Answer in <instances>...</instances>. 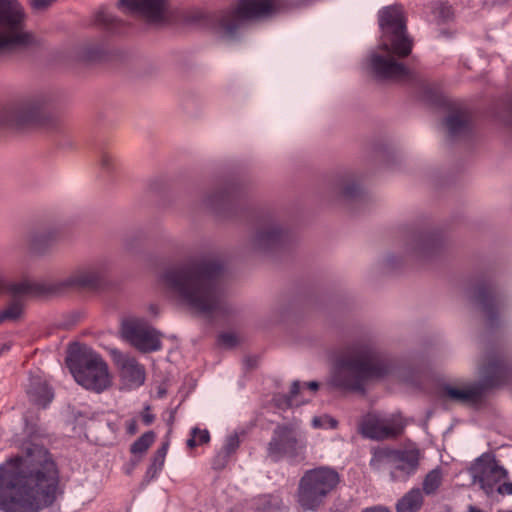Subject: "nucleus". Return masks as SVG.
Here are the masks:
<instances>
[{"instance_id":"f257e3e1","label":"nucleus","mask_w":512,"mask_h":512,"mask_svg":"<svg viewBox=\"0 0 512 512\" xmlns=\"http://www.w3.org/2000/svg\"><path fill=\"white\" fill-rule=\"evenodd\" d=\"M61 494L57 464L43 445L26 444L24 455L0 465V509L4 512H37Z\"/></svg>"},{"instance_id":"f03ea898","label":"nucleus","mask_w":512,"mask_h":512,"mask_svg":"<svg viewBox=\"0 0 512 512\" xmlns=\"http://www.w3.org/2000/svg\"><path fill=\"white\" fill-rule=\"evenodd\" d=\"M221 265L211 259H200L168 268L161 276L167 292L198 313L211 316L225 310L220 290Z\"/></svg>"},{"instance_id":"7ed1b4c3","label":"nucleus","mask_w":512,"mask_h":512,"mask_svg":"<svg viewBox=\"0 0 512 512\" xmlns=\"http://www.w3.org/2000/svg\"><path fill=\"white\" fill-rule=\"evenodd\" d=\"M382 42L378 51L371 54L369 66L376 78L382 80L408 81L412 72L394 56L404 58L410 55L412 39L406 33V18L401 5L387 6L379 12Z\"/></svg>"},{"instance_id":"20e7f679","label":"nucleus","mask_w":512,"mask_h":512,"mask_svg":"<svg viewBox=\"0 0 512 512\" xmlns=\"http://www.w3.org/2000/svg\"><path fill=\"white\" fill-rule=\"evenodd\" d=\"M388 372V364L378 353L360 346L349 350L337 361L331 381L338 388L363 391L366 382L379 379Z\"/></svg>"},{"instance_id":"39448f33","label":"nucleus","mask_w":512,"mask_h":512,"mask_svg":"<svg viewBox=\"0 0 512 512\" xmlns=\"http://www.w3.org/2000/svg\"><path fill=\"white\" fill-rule=\"evenodd\" d=\"M66 363L76 382L85 389L101 393L112 384L107 363L86 345H71Z\"/></svg>"},{"instance_id":"423d86ee","label":"nucleus","mask_w":512,"mask_h":512,"mask_svg":"<svg viewBox=\"0 0 512 512\" xmlns=\"http://www.w3.org/2000/svg\"><path fill=\"white\" fill-rule=\"evenodd\" d=\"M369 466L375 473L387 472L392 482H406L419 468L421 452L416 446L393 448L372 447Z\"/></svg>"},{"instance_id":"0eeeda50","label":"nucleus","mask_w":512,"mask_h":512,"mask_svg":"<svg viewBox=\"0 0 512 512\" xmlns=\"http://www.w3.org/2000/svg\"><path fill=\"white\" fill-rule=\"evenodd\" d=\"M279 7V0H237L217 16L214 31L223 39H233L244 23L270 17Z\"/></svg>"},{"instance_id":"6e6552de","label":"nucleus","mask_w":512,"mask_h":512,"mask_svg":"<svg viewBox=\"0 0 512 512\" xmlns=\"http://www.w3.org/2000/svg\"><path fill=\"white\" fill-rule=\"evenodd\" d=\"M338 473L328 467L307 470L297 488V503L304 511H315L339 483Z\"/></svg>"},{"instance_id":"1a4fd4ad","label":"nucleus","mask_w":512,"mask_h":512,"mask_svg":"<svg viewBox=\"0 0 512 512\" xmlns=\"http://www.w3.org/2000/svg\"><path fill=\"white\" fill-rule=\"evenodd\" d=\"M45 100L25 96L7 103L0 110V127L25 130L46 125Z\"/></svg>"},{"instance_id":"9d476101","label":"nucleus","mask_w":512,"mask_h":512,"mask_svg":"<svg viewBox=\"0 0 512 512\" xmlns=\"http://www.w3.org/2000/svg\"><path fill=\"white\" fill-rule=\"evenodd\" d=\"M25 14L17 0H0V54L25 47L32 35L24 29Z\"/></svg>"},{"instance_id":"9b49d317","label":"nucleus","mask_w":512,"mask_h":512,"mask_svg":"<svg viewBox=\"0 0 512 512\" xmlns=\"http://www.w3.org/2000/svg\"><path fill=\"white\" fill-rule=\"evenodd\" d=\"M405 423L401 416L391 415L381 417L368 414L360 424L361 434L373 440L393 439L402 434Z\"/></svg>"},{"instance_id":"f8f14e48","label":"nucleus","mask_w":512,"mask_h":512,"mask_svg":"<svg viewBox=\"0 0 512 512\" xmlns=\"http://www.w3.org/2000/svg\"><path fill=\"white\" fill-rule=\"evenodd\" d=\"M305 447V442L297 436L293 427L279 425L269 442L268 452L275 460L283 456L295 458L304 453Z\"/></svg>"},{"instance_id":"ddd939ff","label":"nucleus","mask_w":512,"mask_h":512,"mask_svg":"<svg viewBox=\"0 0 512 512\" xmlns=\"http://www.w3.org/2000/svg\"><path fill=\"white\" fill-rule=\"evenodd\" d=\"M123 334L129 342L142 352L156 351L161 348L159 334L148 324L132 320L123 325Z\"/></svg>"},{"instance_id":"4468645a","label":"nucleus","mask_w":512,"mask_h":512,"mask_svg":"<svg viewBox=\"0 0 512 512\" xmlns=\"http://www.w3.org/2000/svg\"><path fill=\"white\" fill-rule=\"evenodd\" d=\"M475 482L487 493L493 492L495 485L507 475L506 470L490 456L480 457L473 467Z\"/></svg>"},{"instance_id":"2eb2a0df","label":"nucleus","mask_w":512,"mask_h":512,"mask_svg":"<svg viewBox=\"0 0 512 512\" xmlns=\"http://www.w3.org/2000/svg\"><path fill=\"white\" fill-rule=\"evenodd\" d=\"M119 5L147 22L159 23L166 17L168 0H119Z\"/></svg>"},{"instance_id":"dca6fc26","label":"nucleus","mask_w":512,"mask_h":512,"mask_svg":"<svg viewBox=\"0 0 512 512\" xmlns=\"http://www.w3.org/2000/svg\"><path fill=\"white\" fill-rule=\"evenodd\" d=\"M12 300L0 311V324L19 320L24 313V295L38 293V287L30 282H21L11 286Z\"/></svg>"},{"instance_id":"f3484780","label":"nucleus","mask_w":512,"mask_h":512,"mask_svg":"<svg viewBox=\"0 0 512 512\" xmlns=\"http://www.w3.org/2000/svg\"><path fill=\"white\" fill-rule=\"evenodd\" d=\"M104 275L105 269L102 265H89L75 270L63 285L77 289H96L101 285Z\"/></svg>"},{"instance_id":"a211bd4d","label":"nucleus","mask_w":512,"mask_h":512,"mask_svg":"<svg viewBox=\"0 0 512 512\" xmlns=\"http://www.w3.org/2000/svg\"><path fill=\"white\" fill-rule=\"evenodd\" d=\"M115 362L122 380L129 387H138L144 383L145 369L134 357L119 353L115 356Z\"/></svg>"},{"instance_id":"6ab92c4d","label":"nucleus","mask_w":512,"mask_h":512,"mask_svg":"<svg viewBox=\"0 0 512 512\" xmlns=\"http://www.w3.org/2000/svg\"><path fill=\"white\" fill-rule=\"evenodd\" d=\"M26 391L30 401L43 408H45L54 397L46 380L39 375L30 376Z\"/></svg>"},{"instance_id":"aec40b11","label":"nucleus","mask_w":512,"mask_h":512,"mask_svg":"<svg viewBox=\"0 0 512 512\" xmlns=\"http://www.w3.org/2000/svg\"><path fill=\"white\" fill-rule=\"evenodd\" d=\"M475 301L492 322L498 312L499 300L491 287L480 286L475 293Z\"/></svg>"},{"instance_id":"412c9836","label":"nucleus","mask_w":512,"mask_h":512,"mask_svg":"<svg viewBox=\"0 0 512 512\" xmlns=\"http://www.w3.org/2000/svg\"><path fill=\"white\" fill-rule=\"evenodd\" d=\"M482 373L484 385L486 387H494L505 381L508 369L501 359L493 358L484 366Z\"/></svg>"},{"instance_id":"4be33fe9","label":"nucleus","mask_w":512,"mask_h":512,"mask_svg":"<svg viewBox=\"0 0 512 512\" xmlns=\"http://www.w3.org/2000/svg\"><path fill=\"white\" fill-rule=\"evenodd\" d=\"M283 232L274 224H266L257 232L254 243L258 248L269 249L282 241Z\"/></svg>"},{"instance_id":"5701e85b","label":"nucleus","mask_w":512,"mask_h":512,"mask_svg":"<svg viewBox=\"0 0 512 512\" xmlns=\"http://www.w3.org/2000/svg\"><path fill=\"white\" fill-rule=\"evenodd\" d=\"M424 504L423 492L414 487L406 492L396 503V512H419Z\"/></svg>"},{"instance_id":"b1692460","label":"nucleus","mask_w":512,"mask_h":512,"mask_svg":"<svg viewBox=\"0 0 512 512\" xmlns=\"http://www.w3.org/2000/svg\"><path fill=\"white\" fill-rule=\"evenodd\" d=\"M471 116L466 109L452 112L446 119L447 129L452 136L465 133L470 126Z\"/></svg>"},{"instance_id":"393cba45","label":"nucleus","mask_w":512,"mask_h":512,"mask_svg":"<svg viewBox=\"0 0 512 512\" xmlns=\"http://www.w3.org/2000/svg\"><path fill=\"white\" fill-rule=\"evenodd\" d=\"M443 393L445 397L459 403L476 402L481 396L480 389L476 386L465 388L445 386Z\"/></svg>"},{"instance_id":"a878e982","label":"nucleus","mask_w":512,"mask_h":512,"mask_svg":"<svg viewBox=\"0 0 512 512\" xmlns=\"http://www.w3.org/2000/svg\"><path fill=\"white\" fill-rule=\"evenodd\" d=\"M92 25L107 32L122 31L123 23L104 9L97 11L92 19Z\"/></svg>"},{"instance_id":"bb28decb","label":"nucleus","mask_w":512,"mask_h":512,"mask_svg":"<svg viewBox=\"0 0 512 512\" xmlns=\"http://www.w3.org/2000/svg\"><path fill=\"white\" fill-rule=\"evenodd\" d=\"M319 387V384L315 381L309 382L306 385H301L299 381L293 382L289 395L285 399V404L288 407L299 406L308 401V399L301 398L299 396L302 395V391L304 389H309L312 393H315Z\"/></svg>"},{"instance_id":"cd10ccee","label":"nucleus","mask_w":512,"mask_h":512,"mask_svg":"<svg viewBox=\"0 0 512 512\" xmlns=\"http://www.w3.org/2000/svg\"><path fill=\"white\" fill-rule=\"evenodd\" d=\"M239 438L237 435H230L227 437L223 448L217 453L214 458L213 466L216 469H222L227 464L229 457L238 449Z\"/></svg>"},{"instance_id":"c85d7f7f","label":"nucleus","mask_w":512,"mask_h":512,"mask_svg":"<svg viewBox=\"0 0 512 512\" xmlns=\"http://www.w3.org/2000/svg\"><path fill=\"white\" fill-rule=\"evenodd\" d=\"M443 473L440 468H435L429 471L424 477L422 483V492L426 495H434L442 485Z\"/></svg>"},{"instance_id":"c756f323","label":"nucleus","mask_w":512,"mask_h":512,"mask_svg":"<svg viewBox=\"0 0 512 512\" xmlns=\"http://www.w3.org/2000/svg\"><path fill=\"white\" fill-rule=\"evenodd\" d=\"M156 435L153 431L145 432L139 437L130 448L132 454H144L154 443Z\"/></svg>"},{"instance_id":"7c9ffc66","label":"nucleus","mask_w":512,"mask_h":512,"mask_svg":"<svg viewBox=\"0 0 512 512\" xmlns=\"http://www.w3.org/2000/svg\"><path fill=\"white\" fill-rule=\"evenodd\" d=\"M56 239L55 232H40L31 238V247L35 251H42Z\"/></svg>"},{"instance_id":"2f4dec72","label":"nucleus","mask_w":512,"mask_h":512,"mask_svg":"<svg viewBox=\"0 0 512 512\" xmlns=\"http://www.w3.org/2000/svg\"><path fill=\"white\" fill-rule=\"evenodd\" d=\"M210 440V434L208 430H201L199 428H194L191 432V438L187 441V446L189 448H194L198 445L206 444Z\"/></svg>"},{"instance_id":"473e14b6","label":"nucleus","mask_w":512,"mask_h":512,"mask_svg":"<svg viewBox=\"0 0 512 512\" xmlns=\"http://www.w3.org/2000/svg\"><path fill=\"white\" fill-rule=\"evenodd\" d=\"M168 447H169V442L165 441L157 449V451L155 452V454L152 458V464H151L150 470H154V472H157L162 469L164 462H165L166 455H167Z\"/></svg>"},{"instance_id":"72a5a7b5","label":"nucleus","mask_w":512,"mask_h":512,"mask_svg":"<svg viewBox=\"0 0 512 512\" xmlns=\"http://www.w3.org/2000/svg\"><path fill=\"white\" fill-rule=\"evenodd\" d=\"M260 501L262 512H276L281 504L280 498L274 495L264 496Z\"/></svg>"},{"instance_id":"f704fd0d","label":"nucleus","mask_w":512,"mask_h":512,"mask_svg":"<svg viewBox=\"0 0 512 512\" xmlns=\"http://www.w3.org/2000/svg\"><path fill=\"white\" fill-rule=\"evenodd\" d=\"M100 163L102 168L106 170H111L114 169L116 166V158L108 152H103L101 154Z\"/></svg>"},{"instance_id":"c9c22d12","label":"nucleus","mask_w":512,"mask_h":512,"mask_svg":"<svg viewBox=\"0 0 512 512\" xmlns=\"http://www.w3.org/2000/svg\"><path fill=\"white\" fill-rule=\"evenodd\" d=\"M56 0H30L31 8L36 12L48 9Z\"/></svg>"},{"instance_id":"e433bc0d","label":"nucleus","mask_w":512,"mask_h":512,"mask_svg":"<svg viewBox=\"0 0 512 512\" xmlns=\"http://www.w3.org/2000/svg\"><path fill=\"white\" fill-rule=\"evenodd\" d=\"M141 418L145 425H150L154 422L155 416L152 414L149 406H146L144 410L141 412Z\"/></svg>"},{"instance_id":"4c0bfd02","label":"nucleus","mask_w":512,"mask_h":512,"mask_svg":"<svg viewBox=\"0 0 512 512\" xmlns=\"http://www.w3.org/2000/svg\"><path fill=\"white\" fill-rule=\"evenodd\" d=\"M438 14L442 21H447L452 16L453 12L450 6L441 5Z\"/></svg>"},{"instance_id":"58836bf2","label":"nucleus","mask_w":512,"mask_h":512,"mask_svg":"<svg viewBox=\"0 0 512 512\" xmlns=\"http://www.w3.org/2000/svg\"><path fill=\"white\" fill-rule=\"evenodd\" d=\"M496 490L502 495H512V482H503L498 485Z\"/></svg>"},{"instance_id":"ea45409f","label":"nucleus","mask_w":512,"mask_h":512,"mask_svg":"<svg viewBox=\"0 0 512 512\" xmlns=\"http://www.w3.org/2000/svg\"><path fill=\"white\" fill-rule=\"evenodd\" d=\"M219 339L226 346H232L235 343V337L232 334H222Z\"/></svg>"},{"instance_id":"a19ab883","label":"nucleus","mask_w":512,"mask_h":512,"mask_svg":"<svg viewBox=\"0 0 512 512\" xmlns=\"http://www.w3.org/2000/svg\"><path fill=\"white\" fill-rule=\"evenodd\" d=\"M127 432L131 435H134L138 431L137 421L135 419H131L126 424Z\"/></svg>"},{"instance_id":"79ce46f5","label":"nucleus","mask_w":512,"mask_h":512,"mask_svg":"<svg viewBox=\"0 0 512 512\" xmlns=\"http://www.w3.org/2000/svg\"><path fill=\"white\" fill-rule=\"evenodd\" d=\"M363 512H391L388 508L382 506H375L365 509Z\"/></svg>"},{"instance_id":"37998d69","label":"nucleus","mask_w":512,"mask_h":512,"mask_svg":"<svg viewBox=\"0 0 512 512\" xmlns=\"http://www.w3.org/2000/svg\"><path fill=\"white\" fill-rule=\"evenodd\" d=\"M313 425L314 427H322L323 424H322V418H319V417H315L313 419Z\"/></svg>"},{"instance_id":"c03bdc74","label":"nucleus","mask_w":512,"mask_h":512,"mask_svg":"<svg viewBox=\"0 0 512 512\" xmlns=\"http://www.w3.org/2000/svg\"><path fill=\"white\" fill-rule=\"evenodd\" d=\"M325 419L329 422V424H330V426L332 428H335L337 426V421L336 420H334L332 418H325Z\"/></svg>"},{"instance_id":"a18cd8bd","label":"nucleus","mask_w":512,"mask_h":512,"mask_svg":"<svg viewBox=\"0 0 512 512\" xmlns=\"http://www.w3.org/2000/svg\"><path fill=\"white\" fill-rule=\"evenodd\" d=\"M4 289V283L2 280H0V292Z\"/></svg>"},{"instance_id":"49530a36","label":"nucleus","mask_w":512,"mask_h":512,"mask_svg":"<svg viewBox=\"0 0 512 512\" xmlns=\"http://www.w3.org/2000/svg\"><path fill=\"white\" fill-rule=\"evenodd\" d=\"M345 194H346V195H352V192H351L349 189H347V190L345 191Z\"/></svg>"}]
</instances>
